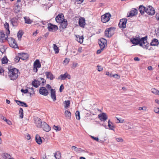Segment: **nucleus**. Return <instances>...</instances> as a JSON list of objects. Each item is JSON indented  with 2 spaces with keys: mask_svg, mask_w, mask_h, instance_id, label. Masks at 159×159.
<instances>
[{
  "mask_svg": "<svg viewBox=\"0 0 159 159\" xmlns=\"http://www.w3.org/2000/svg\"><path fill=\"white\" fill-rule=\"evenodd\" d=\"M147 37L142 38L141 39L133 38L131 39L132 43L135 45L139 44V45L143 48L148 49L149 46L148 43H147Z\"/></svg>",
  "mask_w": 159,
  "mask_h": 159,
  "instance_id": "f257e3e1",
  "label": "nucleus"
},
{
  "mask_svg": "<svg viewBox=\"0 0 159 159\" xmlns=\"http://www.w3.org/2000/svg\"><path fill=\"white\" fill-rule=\"evenodd\" d=\"M8 76L11 80H14L16 79L18 76V73H19V70L16 68L8 69Z\"/></svg>",
  "mask_w": 159,
  "mask_h": 159,
  "instance_id": "f03ea898",
  "label": "nucleus"
},
{
  "mask_svg": "<svg viewBox=\"0 0 159 159\" xmlns=\"http://www.w3.org/2000/svg\"><path fill=\"white\" fill-rule=\"evenodd\" d=\"M116 28L111 27L107 28L105 31V36L108 38L111 37L114 34Z\"/></svg>",
  "mask_w": 159,
  "mask_h": 159,
  "instance_id": "7ed1b4c3",
  "label": "nucleus"
},
{
  "mask_svg": "<svg viewBox=\"0 0 159 159\" xmlns=\"http://www.w3.org/2000/svg\"><path fill=\"white\" fill-rule=\"evenodd\" d=\"M111 16V14L109 13H106L101 16V21L103 23H106L108 21Z\"/></svg>",
  "mask_w": 159,
  "mask_h": 159,
  "instance_id": "20e7f679",
  "label": "nucleus"
},
{
  "mask_svg": "<svg viewBox=\"0 0 159 159\" xmlns=\"http://www.w3.org/2000/svg\"><path fill=\"white\" fill-rule=\"evenodd\" d=\"M10 46L14 48H17L18 46L15 39L11 37L8 38L7 39Z\"/></svg>",
  "mask_w": 159,
  "mask_h": 159,
  "instance_id": "39448f33",
  "label": "nucleus"
},
{
  "mask_svg": "<svg viewBox=\"0 0 159 159\" xmlns=\"http://www.w3.org/2000/svg\"><path fill=\"white\" fill-rule=\"evenodd\" d=\"M98 43L100 48L102 49H104L106 46L107 45V41L105 39L101 38L99 39Z\"/></svg>",
  "mask_w": 159,
  "mask_h": 159,
  "instance_id": "423d86ee",
  "label": "nucleus"
},
{
  "mask_svg": "<svg viewBox=\"0 0 159 159\" xmlns=\"http://www.w3.org/2000/svg\"><path fill=\"white\" fill-rule=\"evenodd\" d=\"M127 21V19L125 18L120 19L118 24L119 27L122 29L125 28Z\"/></svg>",
  "mask_w": 159,
  "mask_h": 159,
  "instance_id": "0eeeda50",
  "label": "nucleus"
},
{
  "mask_svg": "<svg viewBox=\"0 0 159 159\" xmlns=\"http://www.w3.org/2000/svg\"><path fill=\"white\" fill-rule=\"evenodd\" d=\"M59 26L60 30L61 31H63L64 29L66 28L68 23L66 19H64V20L60 23Z\"/></svg>",
  "mask_w": 159,
  "mask_h": 159,
  "instance_id": "6e6552de",
  "label": "nucleus"
},
{
  "mask_svg": "<svg viewBox=\"0 0 159 159\" xmlns=\"http://www.w3.org/2000/svg\"><path fill=\"white\" fill-rule=\"evenodd\" d=\"M146 12L149 15H153L155 13L154 8L151 6H148L146 8Z\"/></svg>",
  "mask_w": 159,
  "mask_h": 159,
  "instance_id": "1a4fd4ad",
  "label": "nucleus"
},
{
  "mask_svg": "<svg viewBox=\"0 0 159 159\" xmlns=\"http://www.w3.org/2000/svg\"><path fill=\"white\" fill-rule=\"evenodd\" d=\"M41 65L40 63L39 60L36 59L34 62V71L36 72L38 71V68H40L41 67Z\"/></svg>",
  "mask_w": 159,
  "mask_h": 159,
  "instance_id": "9d476101",
  "label": "nucleus"
},
{
  "mask_svg": "<svg viewBox=\"0 0 159 159\" xmlns=\"http://www.w3.org/2000/svg\"><path fill=\"white\" fill-rule=\"evenodd\" d=\"M39 93L43 96H47L49 93L48 90L43 87H40L39 90Z\"/></svg>",
  "mask_w": 159,
  "mask_h": 159,
  "instance_id": "9b49d317",
  "label": "nucleus"
},
{
  "mask_svg": "<svg viewBox=\"0 0 159 159\" xmlns=\"http://www.w3.org/2000/svg\"><path fill=\"white\" fill-rule=\"evenodd\" d=\"M48 30L50 31H55L58 29V27L57 25H53L50 23L48 24Z\"/></svg>",
  "mask_w": 159,
  "mask_h": 159,
  "instance_id": "f8f14e48",
  "label": "nucleus"
},
{
  "mask_svg": "<svg viewBox=\"0 0 159 159\" xmlns=\"http://www.w3.org/2000/svg\"><path fill=\"white\" fill-rule=\"evenodd\" d=\"M41 128L46 132H49L51 130V127L47 123H46L44 122H43Z\"/></svg>",
  "mask_w": 159,
  "mask_h": 159,
  "instance_id": "ddd939ff",
  "label": "nucleus"
},
{
  "mask_svg": "<svg viewBox=\"0 0 159 159\" xmlns=\"http://www.w3.org/2000/svg\"><path fill=\"white\" fill-rule=\"evenodd\" d=\"M98 118L100 120L104 121L107 119V116L106 114L105 113H102L98 115Z\"/></svg>",
  "mask_w": 159,
  "mask_h": 159,
  "instance_id": "4468645a",
  "label": "nucleus"
},
{
  "mask_svg": "<svg viewBox=\"0 0 159 159\" xmlns=\"http://www.w3.org/2000/svg\"><path fill=\"white\" fill-rule=\"evenodd\" d=\"M56 21L58 23H60L64 20V16L63 14H59L55 18Z\"/></svg>",
  "mask_w": 159,
  "mask_h": 159,
  "instance_id": "2eb2a0df",
  "label": "nucleus"
},
{
  "mask_svg": "<svg viewBox=\"0 0 159 159\" xmlns=\"http://www.w3.org/2000/svg\"><path fill=\"white\" fill-rule=\"evenodd\" d=\"M8 36L5 37V34L3 31H0V42L2 43L7 40Z\"/></svg>",
  "mask_w": 159,
  "mask_h": 159,
  "instance_id": "dca6fc26",
  "label": "nucleus"
},
{
  "mask_svg": "<svg viewBox=\"0 0 159 159\" xmlns=\"http://www.w3.org/2000/svg\"><path fill=\"white\" fill-rule=\"evenodd\" d=\"M35 123L38 128H41L43 122L40 118L36 117L34 119Z\"/></svg>",
  "mask_w": 159,
  "mask_h": 159,
  "instance_id": "f3484780",
  "label": "nucleus"
},
{
  "mask_svg": "<svg viewBox=\"0 0 159 159\" xmlns=\"http://www.w3.org/2000/svg\"><path fill=\"white\" fill-rule=\"evenodd\" d=\"M18 56H20V59L23 60H26L29 57L28 54L25 53H20L18 54Z\"/></svg>",
  "mask_w": 159,
  "mask_h": 159,
  "instance_id": "a211bd4d",
  "label": "nucleus"
},
{
  "mask_svg": "<svg viewBox=\"0 0 159 159\" xmlns=\"http://www.w3.org/2000/svg\"><path fill=\"white\" fill-rule=\"evenodd\" d=\"M66 78H67L69 79H70V75L68 74L67 73H66L64 74H62L58 77L59 79H61V80H64Z\"/></svg>",
  "mask_w": 159,
  "mask_h": 159,
  "instance_id": "6ab92c4d",
  "label": "nucleus"
},
{
  "mask_svg": "<svg viewBox=\"0 0 159 159\" xmlns=\"http://www.w3.org/2000/svg\"><path fill=\"white\" fill-rule=\"evenodd\" d=\"M137 13L138 10L136 9H133L128 14V17L134 16L137 15Z\"/></svg>",
  "mask_w": 159,
  "mask_h": 159,
  "instance_id": "aec40b11",
  "label": "nucleus"
},
{
  "mask_svg": "<svg viewBox=\"0 0 159 159\" xmlns=\"http://www.w3.org/2000/svg\"><path fill=\"white\" fill-rule=\"evenodd\" d=\"M51 98L52 99L53 101H55L56 100V91L55 89H51Z\"/></svg>",
  "mask_w": 159,
  "mask_h": 159,
  "instance_id": "412c9836",
  "label": "nucleus"
},
{
  "mask_svg": "<svg viewBox=\"0 0 159 159\" xmlns=\"http://www.w3.org/2000/svg\"><path fill=\"white\" fill-rule=\"evenodd\" d=\"M11 21L13 26H16L18 25V20L16 17L12 18Z\"/></svg>",
  "mask_w": 159,
  "mask_h": 159,
  "instance_id": "4be33fe9",
  "label": "nucleus"
},
{
  "mask_svg": "<svg viewBox=\"0 0 159 159\" xmlns=\"http://www.w3.org/2000/svg\"><path fill=\"white\" fill-rule=\"evenodd\" d=\"M79 25L82 27H84L85 25V20L84 18H80L79 21Z\"/></svg>",
  "mask_w": 159,
  "mask_h": 159,
  "instance_id": "5701e85b",
  "label": "nucleus"
},
{
  "mask_svg": "<svg viewBox=\"0 0 159 159\" xmlns=\"http://www.w3.org/2000/svg\"><path fill=\"white\" fill-rule=\"evenodd\" d=\"M15 101L17 104L20 106L25 107H28V105H27L24 102L17 100H15Z\"/></svg>",
  "mask_w": 159,
  "mask_h": 159,
  "instance_id": "b1692460",
  "label": "nucleus"
},
{
  "mask_svg": "<svg viewBox=\"0 0 159 159\" xmlns=\"http://www.w3.org/2000/svg\"><path fill=\"white\" fill-rule=\"evenodd\" d=\"M45 75L47 78L50 79V80H53L54 78L52 74L50 72H45Z\"/></svg>",
  "mask_w": 159,
  "mask_h": 159,
  "instance_id": "393cba45",
  "label": "nucleus"
},
{
  "mask_svg": "<svg viewBox=\"0 0 159 159\" xmlns=\"http://www.w3.org/2000/svg\"><path fill=\"white\" fill-rule=\"evenodd\" d=\"M139 9L141 15H143L145 12H146V8L143 5H140L139 7Z\"/></svg>",
  "mask_w": 159,
  "mask_h": 159,
  "instance_id": "a878e982",
  "label": "nucleus"
},
{
  "mask_svg": "<svg viewBox=\"0 0 159 159\" xmlns=\"http://www.w3.org/2000/svg\"><path fill=\"white\" fill-rule=\"evenodd\" d=\"M35 140L36 143L39 144H41L42 143V140L41 137L39 135H36L35 136Z\"/></svg>",
  "mask_w": 159,
  "mask_h": 159,
  "instance_id": "bb28decb",
  "label": "nucleus"
},
{
  "mask_svg": "<svg viewBox=\"0 0 159 159\" xmlns=\"http://www.w3.org/2000/svg\"><path fill=\"white\" fill-rule=\"evenodd\" d=\"M32 85L35 88L38 87L39 85H40L39 81V80H34L32 82Z\"/></svg>",
  "mask_w": 159,
  "mask_h": 159,
  "instance_id": "cd10ccee",
  "label": "nucleus"
},
{
  "mask_svg": "<svg viewBox=\"0 0 159 159\" xmlns=\"http://www.w3.org/2000/svg\"><path fill=\"white\" fill-rule=\"evenodd\" d=\"M71 149L72 150L78 152L84 151V150L82 149L81 148H77L74 146H73L71 147Z\"/></svg>",
  "mask_w": 159,
  "mask_h": 159,
  "instance_id": "c85d7f7f",
  "label": "nucleus"
},
{
  "mask_svg": "<svg viewBox=\"0 0 159 159\" xmlns=\"http://www.w3.org/2000/svg\"><path fill=\"white\" fill-rule=\"evenodd\" d=\"M4 27L6 28V30H7V32H6V35H7V37L9 35L10 31L9 30V25L8 23L6 22L4 24Z\"/></svg>",
  "mask_w": 159,
  "mask_h": 159,
  "instance_id": "c756f323",
  "label": "nucleus"
},
{
  "mask_svg": "<svg viewBox=\"0 0 159 159\" xmlns=\"http://www.w3.org/2000/svg\"><path fill=\"white\" fill-rule=\"evenodd\" d=\"M159 44V42L157 39H154L150 43L151 46H157Z\"/></svg>",
  "mask_w": 159,
  "mask_h": 159,
  "instance_id": "7c9ffc66",
  "label": "nucleus"
},
{
  "mask_svg": "<svg viewBox=\"0 0 159 159\" xmlns=\"http://www.w3.org/2000/svg\"><path fill=\"white\" fill-rule=\"evenodd\" d=\"M21 5H19L18 4L16 3V5L14 8V11L15 12L17 13L20 11L21 9Z\"/></svg>",
  "mask_w": 159,
  "mask_h": 159,
  "instance_id": "2f4dec72",
  "label": "nucleus"
},
{
  "mask_svg": "<svg viewBox=\"0 0 159 159\" xmlns=\"http://www.w3.org/2000/svg\"><path fill=\"white\" fill-rule=\"evenodd\" d=\"M76 40L78 42L80 43H81L83 42L84 37L83 36H80L78 35V36H76Z\"/></svg>",
  "mask_w": 159,
  "mask_h": 159,
  "instance_id": "473e14b6",
  "label": "nucleus"
},
{
  "mask_svg": "<svg viewBox=\"0 0 159 159\" xmlns=\"http://www.w3.org/2000/svg\"><path fill=\"white\" fill-rule=\"evenodd\" d=\"M61 153L60 152L57 151L54 155V156L56 159H60L61 158Z\"/></svg>",
  "mask_w": 159,
  "mask_h": 159,
  "instance_id": "72a5a7b5",
  "label": "nucleus"
},
{
  "mask_svg": "<svg viewBox=\"0 0 159 159\" xmlns=\"http://www.w3.org/2000/svg\"><path fill=\"white\" fill-rule=\"evenodd\" d=\"M23 34V32L21 30H19L17 34V36L18 37L19 40H20L22 37V36Z\"/></svg>",
  "mask_w": 159,
  "mask_h": 159,
  "instance_id": "f704fd0d",
  "label": "nucleus"
},
{
  "mask_svg": "<svg viewBox=\"0 0 159 159\" xmlns=\"http://www.w3.org/2000/svg\"><path fill=\"white\" fill-rule=\"evenodd\" d=\"M127 125H125L124 126V129L126 130L129 129H131V127L129 125H130V123L129 122H126Z\"/></svg>",
  "mask_w": 159,
  "mask_h": 159,
  "instance_id": "c9c22d12",
  "label": "nucleus"
},
{
  "mask_svg": "<svg viewBox=\"0 0 159 159\" xmlns=\"http://www.w3.org/2000/svg\"><path fill=\"white\" fill-rule=\"evenodd\" d=\"M24 18L25 20V22L26 23L30 24H31L32 22L29 17H25Z\"/></svg>",
  "mask_w": 159,
  "mask_h": 159,
  "instance_id": "e433bc0d",
  "label": "nucleus"
},
{
  "mask_svg": "<svg viewBox=\"0 0 159 159\" xmlns=\"http://www.w3.org/2000/svg\"><path fill=\"white\" fill-rule=\"evenodd\" d=\"M53 48L54 51H55V53H58L59 52V49L56 44H53Z\"/></svg>",
  "mask_w": 159,
  "mask_h": 159,
  "instance_id": "4c0bfd02",
  "label": "nucleus"
},
{
  "mask_svg": "<svg viewBox=\"0 0 159 159\" xmlns=\"http://www.w3.org/2000/svg\"><path fill=\"white\" fill-rule=\"evenodd\" d=\"M8 59L6 57L4 56L2 59V63L3 64H6L7 63Z\"/></svg>",
  "mask_w": 159,
  "mask_h": 159,
  "instance_id": "58836bf2",
  "label": "nucleus"
},
{
  "mask_svg": "<svg viewBox=\"0 0 159 159\" xmlns=\"http://www.w3.org/2000/svg\"><path fill=\"white\" fill-rule=\"evenodd\" d=\"M64 104L65 105V107L67 108L70 107V102L69 100L65 101L64 102Z\"/></svg>",
  "mask_w": 159,
  "mask_h": 159,
  "instance_id": "ea45409f",
  "label": "nucleus"
},
{
  "mask_svg": "<svg viewBox=\"0 0 159 159\" xmlns=\"http://www.w3.org/2000/svg\"><path fill=\"white\" fill-rule=\"evenodd\" d=\"M38 80H39V81L40 84H41L42 85H43L44 83L46 82V81L43 78H41L40 79L39 78Z\"/></svg>",
  "mask_w": 159,
  "mask_h": 159,
  "instance_id": "a19ab883",
  "label": "nucleus"
},
{
  "mask_svg": "<svg viewBox=\"0 0 159 159\" xmlns=\"http://www.w3.org/2000/svg\"><path fill=\"white\" fill-rule=\"evenodd\" d=\"M19 113L20 114V118H23V111L22 108H20Z\"/></svg>",
  "mask_w": 159,
  "mask_h": 159,
  "instance_id": "79ce46f5",
  "label": "nucleus"
},
{
  "mask_svg": "<svg viewBox=\"0 0 159 159\" xmlns=\"http://www.w3.org/2000/svg\"><path fill=\"white\" fill-rule=\"evenodd\" d=\"M65 114L66 117H70L71 113L68 110L66 111L65 112Z\"/></svg>",
  "mask_w": 159,
  "mask_h": 159,
  "instance_id": "37998d69",
  "label": "nucleus"
},
{
  "mask_svg": "<svg viewBox=\"0 0 159 159\" xmlns=\"http://www.w3.org/2000/svg\"><path fill=\"white\" fill-rule=\"evenodd\" d=\"M75 116L77 120H79L80 119V113L78 111H77L75 112Z\"/></svg>",
  "mask_w": 159,
  "mask_h": 159,
  "instance_id": "c03bdc74",
  "label": "nucleus"
},
{
  "mask_svg": "<svg viewBox=\"0 0 159 159\" xmlns=\"http://www.w3.org/2000/svg\"><path fill=\"white\" fill-rule=\"evenodd\" d=\"M53 128L56 131H59L61 129V128L60 127L55 125H54L53 126Z\"/></svg>",
  "mask_w": 159,
  "mask_h": 159,
  "instance_id": "a18cd8bd",
  "label": "nucleus"
},
{
  "mask_svg": "<svg viewBox=\"0 0 159 159\" xmlns=\"http://www.w3.org/2000/svg\"><path fill=\"white\" fill-rule=\"evenodd\" d=\"M115 118H116L117 119V120H118V122H116V123H122L124 121V119H122L121 118H117L116 117H115Z\"/></svg>",
  "mask_w": 159,
  "mask_h": 159,
  "instance_id": "49530a36",
  "label": "nucleus"
},
{
  "mask_svg": "<svg viewBox=\"0 0 159 159\" xmlns=\"http://www.w3.org/2000/svg\"><path fill=\"white\" fill-rule=\"evenodd\" d=\"M108 126L109 128V129H110L113 130L114 129H113V128H114V127L113 125H111V124H110V120H109L108 121Z\"/></svg>",
  "mask_w": 159,
  "mask_h": 159,
  "instance_id": "de8ad7c7",
  "label": "nucleus"
},
{
  "mask_svg": "<svg viewBox=\"0 0 159 159\" xmlns=\"http://www.w3.org/2000/svg\"><path fill=\"white\" fill-rule=\"evenodd\" d=\"M151 92L152 93L157 94L158 93V90L155 89H151Z\"/></svg>",
  "mask_w": 159,
  "mask_h": 159,
  "instance_id": "09e8293b",
  "label": "nucleus"
},
{
  "mask_svg": "<svg viewBox=\"0 0 159 159\" xmlns=\"http://www.w3.org/2000/svg\"><path fill=\"white\" fill-rule=\"evenodd\" d=\"M154 111L155 113L159 114V108L155 107L154 108Z\"/></svg>",
  "mask_w": 159,
  "mask_h": 159,
  "instance_id": "8fccbe9b",
  "label": "nucleus"
},
{
  "mask_svg": "<svg viewBox=\"0 0 159 159\" xmlns=\"http://www.w3.org/2000/svg\"><path fill=\"white\" fill-rule=\"evenodd\" d=\"M20 59V56L16 57L14 59V61L16 62H18L19 61Z\"/></svg>",
  "mask_w": 159,
  "mask_h": 159,
  "instance_id": "3c124183",
  "label": "nucleus"
},
{
  "mask_svg": "<svg viewBox=\"0 0 159 159\" xmlns=\"http://www.w3.org/2000/svg\"><path fill=\"white\" fill-rule=\"evenodd\" d=\"M116 140L117 142H122L123 141V139L121 138H116Z\"/></svg>",
  "mask_w": 159,
  "mask_h": 159,
  "instance_id": "603ef678",
  "label": "nucleus"
},
{
  "mask_svg": "<svg viewBox=\"0 0 159 159\" xmlns=\"http://www.w3.org/2000/svg\"><path fill=\"white\" fill-rule=\"evenodd\" d=\"M97 67L98 68L97 70L99 71H100L103 70L102 67H101V66H97Z\"/></svg>",
  "mask_w": 159,
  "mask_h": 159,
  "instance_id": "864d4df0",
  "label": "nucleus"
},
{
  "mask_svg": "<svg viewBox=\"0 0 159 159\" xmlns=\"http://www.w3.org/2000/svg\"><path fill=\"white\" fill-rule=\"evenodd\" d=\"M94 140L96 141L97 142L99 141V139L98 138L94 137L92 136H90Z\"/></svg>",
  "mask_w": 159,
  "mask_h": 159,
  "instance_id": "5fc2aeb1",
  "label": "nucleus"
},
{
  "mask_svg": "<svg viewBox=\"0 0 159 159\" xmlns=\"http://www.w3.org/2000/svg\"><path fill=\"white\" fill-rule=\"evenodd\" d=\"M21 91L22 93H26L28 92V90L27 89H21Z\"/></svg>",
  "mask_w": 159,
  "mask_h": 159,
  "instance_id": "6e6d98bb",
  "label": "nucleus"
},
{
  "mask_svg": "<svg viewBox=\"0 0 159 159\" xmlns=\"http://www.w3.org/2000/svg\"><path fill=\"white\" fill-rule=\"evenodd\" d=\"M64 87L63 86V84H61L60 87V89H59L60 92H62V90L64 89Z\"/></svg>",
  "mask_w": 159,
  "mask_h": 159,
  "instance_id": "4d7b16f0",
  "label": "nucleus"
},
{
  "mask_svg": "<svg viewBox=\"0 0 159 159\" xmlns=\"http://www.w3.org/2000/svg\"><path fill=\"white\" fill-rule=\"evenodd\" d=\"M9 125H12V123L11 121L8 119H7L5 121Z\"/></svg>",
  "mask_w": 159,
  "mask_h": 159,
  "instance_id": "13d9d810",
  "label": "nucleus"
},
{
  "mask_svg": "<svg viewBox=\"0 0 159 159\" xmlns=\"http://www.w3.org/2000/svg\"><path fill=\"white\" fill-rule=\"evenodd\" d=\"M69 61V60L68 59L66 58L64 60L63 62L64 63H65L66 64L68 63Z\"/></svg>",
  "mask_w": 159,
  "mask_h": 159,
  "instance_id": "bf43d9fd",
  "label": "nucleus"
},
{
  "mask_svg": "<svg viewBox=\"0 0 159 159\" xmlns=\"http://www.w3.org/2000/svg\"><path fill=\"white\" fill-rule=\"evenodd\" d=\"M112 76L114 77V78H117V79H118L120 78V77L117 74H116L113 75Z\"/></svg>",
  "mask_w": 159,
  "mask_h": 159,
  "instance_id": "052dcab7",
  "label": "nucleus"
},
{
  "mask_svg": "<svg viewBox=\"0 0 159 159\" xmlns=\"http://www.w3.org/2000/svg\"><path fill=\"white\" fill-rule=\"evenodd\" d=\"M25 138L29 140L30 139V136L29 134H27Z\"/></svg>",
  "mask_w": 159,
  "mask_h": 159,
  "instance_id": "680f3d73",
  "label": "nucleus"
},
{
  "mask_svg": "<svg viewBox=\"0 0 159 159\" xmlns=\"http://www.w3.org/2000/svg\"><path fill=\"white\" fill-rule=\"evenodd\" d=\"M103 50V49H99L97 51V53L98 54H99L101 53V52H102V51Z\"/></svg>",
  "mask_w": 159,
  "mask_h": 159,
  "instance_id": "e2e57ef3",
  "label": "nucleus"
},
{
  "mask_svg": "<svg viewBox=\"0 0 159 159\" xmlns=\"http://www.w3.org/2000/svg\"><path fill=\"white\" fill-rule=\"evenodd\" d=\"M82 48L81 47H80L78 48V52H79L80 53H81L82 52Z\"/></svg>",
  "mask_w": 159,
  "mask_h": 159,
  "instance_id": "0e129e2a",
  "label": "nucleus"
},
{
  "mask_svg": "<svg viewBox=\"0 0 159 159\" xmlns=\"http://www.w3.org/2000/svg\"><path fill=\"white\" fill-rule=\"evenodd\" d=\"M77 66V64L76 63H74L72 65V68L73 69L75 68Z\"/></svg>",
  "mask_w": 159,
  "mask_h": 159,
  "instance_id": "69168bd1",
  "label": "nucleus"
},
{
  "mask_svg": "<svg viewBox=\"0 0 159 159\" xmlns=\"http://www.w3.org/2000/svg\"><path fill=\"white\" fill-rule=\"evenodd\" d=\"M4 156L6 158H7L8 157H9V156H10V154H7V153H4Z\"/></svg>",
  "mask_w": 159,
  "mask_h": 159,
  "instance_id": "338daca9",
  "label": "nucleus"
},
{
  "mask_svg": "<svg viewBox=\"0 0 159 159\" xmlns=\"http://www.w3.org/2000/svg\"><path fill=\"white\" fill-rule=\"evenodd\" d=\"M156 17L157 20H159V14H157L156 16Z\"/></svg>",
  "mask_w": 159,
  "mask_h": 159,
  "instance_id": "774afa93",
  "label": "nucleus"
}]
</instances>
